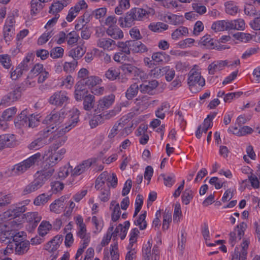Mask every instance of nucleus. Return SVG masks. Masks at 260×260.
Instances as JSON below:
<instances>
[{
    "mask_svg": "<svg viewBox=\"0 0 260 260\" xmlns=\"http://www.w3.org/2000/svg\"><path fill=\"white\" fill-rule=\"evenodd\" d=\"M73 113L74 115L70 119L68 124L64 127L55 131L50 137L49 141L53 142L49 148L51 151H56L65 144L68 140L66 133L74 127L78 122L80 113L79 110L77 109H73Z\"/></svg>",
    "mask_w": 260,
    "mask_h": 260,
    "instance_id": "1",
    "label": "nucleus"
},
{
    "mask_svg": "<svg viewBox=\"0 0 260 260\" xmlns=\"http://www.w3.org/2000/svg\"><path fill=\"white\" fill-rule=\"evenodd\" d=\"M54 171V169H50L41 171L40 173L38 172L37 173L39 174V175L25 187L23 190L24 194L30 193L42 187L45 182L51 177Z\"/></svg>",
    "mask_w": 260,
    "mask_h": 260,
    "instance_id": "2",
    "label": "nucleus"
},
{
    "mask_svg": "<svg viewBox=\"0 0 260 260\" xmlns=\"http://www.w3.org/2000/svg\"><path fill=\"white\" fill-rule=\"evenodd\" d=\"M188 76L187 83L192 92H193V88L197 85L202 87L205 85V80L204 78L201 76V73L198 70L192 69L189 72Z\"/></svg>",
    "mask_w": 260,
    "mask_h": 260,
    "instance_id": "3",
    "label": "nucleus"
},
{
    "mask_svg": "<svg viewBox=\"0 0 260 260\" xmlns=\"http://www.w3.org/2000/svg\"><path fill=\"white\" fill-rule=\"evenodd\" d=\"M66 153V149L62 148L58 151L51 152L49 157L45 160V167H48L50 169H53L52 167L57 164L64 157V155Z\"/></svg>",
    "mask_w": 260,
    "mask_h": 260,
    "instance_id": "4",
    "label": "nucleus"
},
{
    "mask_svg": "<svg viewBox=\"0 0 260 260\" xmlns=\"http://www.w3.org/2000/svg\"><path fill=\"white\" fill-rule=\"evenodd\" d=\"M130 11L136 21H142L145 18H148L150 15H153L155 14L154 9L151 8L144 9L141 8L135 7L131 9Z\"/></svg>",
    "mask_w": 260,
    "mask_h": 260,
    "instance_id": "5",
    "label": "nucleus"
},
{
    "mask_svg": "<svg viewBox=\"0 0 260 260\" xmlns=\"http://www.w3.org/2000/svg\"><path fill=\"white\" fill-rule=\"evenodd\" d=\"M62 121V117L61 116L60 113L55 111L51 112L44 120V123L51 127L52 129L58 125Z\"/></svg>",
    "mask_w": 260,
    "mask_h": 260,
    "instance_id": "6",
    "label": "nucleus"
},
{
    "mask_svg": "<svg viewBox=\"0 0 260 260\" xmlns=\"http://www.w3.org/2000/svg\"><path fill=\"white\" fill-rule=\"evenodd\" d=\"M114 100L115 95L113 94L103 97L99 100L96 109L94 110L95 112L98 113L105 109H108L112 105Z\"/></svg>",
    "mask_w": 260,
    "mask_h": 260,
    "instance_id": "7",
    "label": "nucleus"
},
{
    "mask_svg": "<svg viewBox=\"0 0 260 260\" xmlns=\"http://www.w3.org/2000/svg\"><path fill=\"white\" fill-rule=\"evenodd\" d=\"M21 96L20 88H16L4 95L1 100L0 105H10L11 103L17 101Z\"/></svg>",
    "mask_w": 260,
    "mask_h": 260,
    "instance_id": "8",
    "label": "nucleus"
},
{
    "mask_svg": "<svg viewBox=\"0 0 260 260\" xmlns=\"http://www.w3.org/2000/svg\"><path fill=\"white\" fill-rule=\"evenodd\" d=\"M69 100V98L62 91L54 93L49 99V103L56 106H62Z\"/></svg>",
    "mask_w": 260,
    "mask_h": 260,
    "instance_id": "9",
    "label": "nucleus"
},
{
    "mask_svg": "<svg viewBox=\"0 0 260 260\" xmlns=\"http://www.w3.org/2000/svg\"><path fill=\"white\" fill-rule=\"evenodd\" d=\"M119 23L121 27H131L135 24L136 19L131 11H128L124 17H120L118 19Z\"/></svg>",
    "mask_w": 260,
    "mask_h": 260,
    "instance_id": "10",
    "label": "nucleus"
},
{
    "mask_svg": "<svg viewBox=\"0 0 260 260\" xmlns=\"http://www.w3.org/2000/svg\"><path fill=\"white\" fill-rule=\"evenodd\" d=\"M20 204H19L20 205ZM26 210L25 205H21L16 206L15 208H11L4 212V217L5 218H9L13 219L17 217H19L21 214L24 212Z\"/></svg>",
    "mask_w": 260,
    "mask_h": 260,
    "instance_id": "11",
    "label": "nucleus"
},
{
    "mask_svg": "<svg viewBox=\"0 0 260 260\" xmlns=\"http://www.w3.org/2000/svg\"><path fill=\"white\" fill-rule=\"evenodd\" d=\"M15 136L13 134H6L0 135V149L2 150L5 147H13L15 143Z\"/></svg>",
    "mask_w": 260,
    "mask_h": 260,
    "instance_id": "12",
    "label": "nucleus"
},
{
    "mask_svg": "<svg viewBox=\"0 0 260 260\" xmlns=\"http://www.w3.org/2000/svg\"><path fill=\"white\" fill-rule=\"evenodd\" d=\"M97 46L104 50H113L117 47V44L110 38H103L98 40Z\"/></svg>",
    "mask_w": 260,
    "mask_h": 260,
    "instance_id": "13",
    "label": "nucleus"
},
{
    "mask_svg": "<svg viewBox=\"0 0 260 260\" xmlns=\"http://www.w3.org/2000/svg\"><path fill=\"white\" fill-rule=\"evenodd\" d=\"M92 164L91 159H88L83 161L81 164L76 166L72 171V175L78 176L87 170Z\"/></svg>",
    "mask_w": 260,
    "mask_h": 260,
    "instance_id": "14",
    "label": "nucleus"
},
{
    "mask_svg": "<svg viewBox=\"0 0 260 260\" xmlns=\"http://www.w3.org/2000/svg\"><path fill=\"white\" fill-rule=\"evenodd\" d=\"M30 167L28 162L24 160L13 166L11 170V174L13 176L21 175Z\"/></svg>",
    "mask_w": 260,
    "mask_h": 260,
    "instance_id": "15",
    "label": "nucleus"
},
{
    "mask_svg": "<svg viewBox=\"0 0 260 260\" xmlns=\"http://www.w3.org/2000/svg\"><path fill=\"white\" fill-rule=\"evenodd\" d=\"M15 237L13 238V244L15 245V250L16 253L19 255H22L25 253L29 249V243L28 241H22L20 242L16 241Z\"/></svg>",
    "mask_w": 260,
    "mask_h": 260,
    "instance_id": "16",
    "label": "nucleus"
},
{
    "mask_svg": "<svg viewBox=\"0 0 260 260\" xmlns=\"http://www.w3.org/2000/svg\"><path fill=\"white\" fill-rule=\"evenodd\" d=\"M228 63L227 60H218L213 62L208 66L209 74L214 75L217 71L222 70L225 66H228Z\"/></svg>",
    "mask_w": 260,
    "mask_h": 260,
    "instance_id": "17",
    "label": "nucleus"
},
{
    "mask_svg": "<svg viewBox=\"0 0 260 260\" xmlns=\"http://www.w3.org/2000/svg\"><path fill=\"white\" fill-rule=\"evenodd\" d=\"M158 85V82L156 80L149 82H145L140 86V90L143 93H150Z\"/></svg>",
    "mask_w": 260,
    "mask_h": 260,
    "instance_id": "18",
    "label": "nucleus"
},
{
    "mask_svg": "<svg viewBox=\"0 0 260 260\" xmlns=\"http://www.w3.org/2000/svg\"><path fill=\"white\" fill-rule=\"evenodd\" d=\"M27 114L28 112L27 109H25L21 112L15 119L14 123L16 127L21 128V127L26 126L28 118Z\"/></svg>",
    "mask_w": 260,
    "mask_h": 260,
    "instance_id": "19",
    "label": "nucleus"
},
{
    "mask_svg": "<svg viewBox=\"0 0 260 260\" xmlns=\"http://www.w3.org/2000/svg\"><path fill=\"white\" fill-rule=\"evenodd\" d=\"M120 69L124 74L128 76L138 75L140 71L137 67L129 63L122 64L120 67Z\"/></svg>",
    "mask_w": 260,
    "mask_h": 260,
    "instance_id": "20",
    "label": "nucleus"
},
{
    "mask_svg": "<svg viewBox=\"0 0 260 260\" xmlns=\"http://www.w3.org/2000/svg\"><path fill=\"white\" fill-rule=\"evenodd\" d=\"M151 58L153 61L158 64H162L163 63L167 62L170 59V56L162 51L153 53Z\"/></svg>",
    "mask_w": 260,
    "mask_h": 260,
    "instance_id": "21",
    "label": "nucleus"
},
{
    "mask_svg": "<svg viewBox=\"0 0 260 260\" xmlns=\"http://www.w3.org/2000/svg\"><path fill=\"white\" fill-rule=\"evenodd\" d=\"M85 52L86 48L78 46L70 50L68 52V55L70 57L77 61L83 56Z\"/></svg>",
    "mask_w": 260,
    "mask_h": 260,
    "instance_id": "22",
    "label": "nucleus"
},
{
    "mask_svg": "<svg viewBox=\"0 0 260 260\" xmlns=\"http://www.w3.org/2000/svg\"><path fill=\"white\" fill-rule=\"evenodd\" d=\"M107 34L115 40L121 39L123 38V32L117 26L109 27L106 31Z\"/></svg>",
    "mask_w": 260,
    "mask_h": 260,
    "instance_id": "23",
    "label": "nucleus"
},
{
    "mask_svg": "<svg viewBox=\"0 0 260 260\" xmlns=\"http://www.w3.org/2000/svg\"><path fill=\"white\" fill-rule=\"evenodd\" d=\"M110 209L112 211L111 219L113 222H116L119 219L121 215L119 204L115 201H112L110 204Z\"/></svg>",
    "mask_w": 260,
    "mask_h": 260,
    "instance_id": "24",
    "label": "nucleus"
},
{
    "mask_svg": "<svg viewBox=\"0 0 260 260\" xmlns=\"http://www.w3.org/2000/svg\"><path fill=\"white\" fill-rule=\"evenodd\" d=\"M17 111V109L15 107H13L5 110L2 114V117L4 120L1 121L0 127H3V125H6V123L5 121L10 120L16 114Z\"/></svg>",
    "mask_w": 260,
    "mask_h": 260,
    "instance_id": "25",
    "label": "nucleus"
},
{
    "mask_svg": "<svg viewBox=\"0 0 260 260\" xmlns=\"http://www.w3.org/2000/svg\"><path fill=\"white\" fill-rule=\"evenodd\" d=\"M91 15L89 12H85L84 14L78 20V23L75 25V28L76 30H80L83 28L84 26L90 21Z\"/></svg>",
    "mask_w": 260,
    "mask_h": 260,
    "instance_id": "26",
    "label": "nucleus"
},
{
    "mask_svg": "<svg viewBox=\"0 0 260 260\" xmlns=\"http://www.w3.org/2000/svg\"><path fill=\"white\" fill-rule=\"evenodd\" d=\"M95 97L91 94H88L85 96L83 100V109L87 112L90 111L95 105Z\"/></svg>",
    "mask_w": 260,
    "mask_h": 260,
    "instance_id": "27",
    "label": "nucleus"
},
{
    "mask_svg": "<svg viewBox=\"0 0 260 260\" xmlns=\"http://www.w3.org/2000/svg\"><path fill=\"white\" fill-rule=\"evenodd\" d=\"M228 22H229V20L217 21L212 24L211 28L215 32L230 30Z\"/></svg>",
    "mask_w": 260,
    "mask_h": 260,
    "instance_id": "28",
    "label": "nucleus"
},
{
    "mask_svg": "<svg viewBox=\"0 0 260 260\" xmlns=\"http://www.w3.org/2000/svg\"><path fill=\"white\" fill-rule=\"evenodd\" d=\"M67 5L68 2L66 0H62L61 2L57 1L51 5L50 7L49 12L50 13L58 14V13L61 11Z\"/></svg>",
    "mask_w": 260,
    "mask_h": 260,
    "instance_id": "29",
    "label": "nucleus"
},
{
    "mask_svg": "<svg viewBox=\"0 0 260 260\" xmlns=\"http://www.w3.org/2000/svg\"><path fill=\"white\" fill-rule=\"evenodd\" d=\"M165 18H167L168 20H165L166 22H169L170 24L178 25L182 24L184 22V18L182 15H177L171 14L169 15H166Z\"/></svg>",
    "mask_w": 260,
    "mask_h": 260,
    "instance_id": "30",
    "label": "nucleus"
},
{
    "mask_svg": "<svg viewBox=\"0 0 260 260\" xmlns=\"http://www.w3.org/2000/svg\"><path fill=\"white\" fill-rule=\"evenodd\" d=\"M230 29L244 30L245 27V23L243 19H238L229 21L228 22Z\"/></svg>",
    "mask_w": 260,
    "mask_h": 260,
    "instance_id": "31",
    "label": "nucleus"
},
{
    "mask_svg": "<svg viewBox=\"0 0 260 260\" xmlns=\"http://www.w3.org/2000/svg\"><path fill=\"white\" fill-rule=\"evenodd\" d=\"M199 44L206 48L209 49H213L215 48L214 42L210 35H207L203 37L200 41Z\"/></svg>",
    "mask_w": 260,
    "mask_h": 260,
    "instance_id": "32",
    "label": "nucleus"
},
{
    "mask_svg": "<svg viewBox=\"0 0 260 260\" xmlns=\"http://www.w3.org/2000/svg\"><path fill=\"white\" fill-rule=\"evenodd\" d=\"M84 81L85 84L89 88L92 89L98 84L102 82V80L99 77L95 76H91L87 77L86 79H82Z\"/></svg>",
    "mask_w": 260,
    "mask_h": 260,
    "instance_id": "33",
    "label": "nucleus"
},
{
    "mask_svg": "<svg viewBox=\"0 0 260 260\" xmlns=\"http://www.w3.org/2000/svg\"><path fill=\"white\" fill-rule=\"evenodd\" d=\"M125 125V120H123L122 118H121L119 121L115 123L113 125L110 132L108 135V138L110 139L113 138L118 133V131L120 128H122Z\"/></svg>",
    "mask_w": 260,
    "mask_h": 260,
    "instance_id": "34",
    "label": "nucleus"
},
{
    "mask_svg": "<svg viewBox=\"0 0 260 260\" xmlns=\"http://www.w3.org/2000/svg\"><path fill=\"white\" fill-rule=\"evenodd\" d=\"M152 245V240L150 239L144 244L142 248V256L143 260H151V249Z\"/></svg>",
    "mask_w": 260,
    "mask_h": 260,
    "instance_id": "35",
    "label": "nucleus"
},
{
    "mask_svg": "<svg viewBox=\"0 0 260 260\" xmlns=\"http://www.w3.org/2000/svg\"><path fill=\"white\" fill-rule=\"evenodd\" d=\"M139 89L138 85L135 83L132 84L127 89L125 92V96L128 100H132L135 97L138 93Z\"/></svg>",
    "mask_w": 260,
    "mask_h": 260,
    "instance_id": "36",
    "label": "nucleus"
},
{
    "mask_svg": "<svg viewBox=\"0 0 260 260\" xmlns=\"http://www.w3.org/2000/svg\"><path fill=\"white\" fill-rule=\"evenodd\" d=\"M51 229L52 225L48 221H43L38 228V233L40 236L43 237Z\"/></svg>",
    "mask_w": 260,
    "mask_h": 260,
    "instance_id": "37",
    "label": "nucleus"
},
{
    "mask_svg": "<svg viewBox=\"0 0 260 260\" xmlns=\"http://www.w3.org/2000/svg\"><path fill=\"white\" fill-rule=\"evenodd\" d=\"M46 144V140L39 137L32 141L28 146L30 150H38Z\"/></svg>",
    "mask_w": 260,
    "mask_h": 260,
    "instance_id": "38",
    "label": "nucleus"
},
{
    "mask_svg": "<svg viewBox=\"0 0 260 260\" xmlns=\"http://www.w3.org/2000/svg\"><path fill=\"white\" fill-rule=\"evenodd\" d=\"M50 195L42 193L35 198L34 203L36 206L44 205L50 200Z\"/></svg>",
    "mask_w": 260,
    "mask_h": 260,
    "instance_id": "39",
    "label": "nucleus"
},
{
    "mask_svg": "<svg viewBox=\"0 0 260 260\" xmlns=\"http://www.w3.org/2000/svg\"><path fill=\"white\" fill-rule=\"evenodd\" d=\"M120 72L114 68H110L105 73V77L111 81L117 79L119 76Z\"/></svg>",
    "mask_w": 260,
    "mask_h": 260,
    "instance_id": "40",
    "label": "nucleus"
},
{
    "mask_svg": "<svg viewBox=\"0 0 260 260\" xmlns=\"http://www.w3.org/2000/svg\"><path fill=\"white\" fill-rule=\"evenodd\" d=\"M146 217V212L145 211L143 213L141 214L138 219L134 221L136 225L139 226L141 230L145 229L147 227V222L145 220Z\"/></svg>",
    "mask_w": 260,
    "mask_h": 260,
    "instance_id": "41",
    "label": "nucleus"
},
{
    "mask_svg": "<svg viewBox=\"0 0 260 260\" xmlns=\"http://www.w3.org/2000/svg\"><path fill=\"white\" fill-rule=\"evenodd\" d=\"M30 4V14L32 16L36 15L43 8V5L41 3H39L37 0H31Z\"/></svg>",
    "mask_w": 260,
    "mask_h": 260,
    "instance_id": "42",
    "label": "nucleus"
},
{
    "mask_svg": "<svg viewBox=\"0 0 260 260\" xmlns=\"http://www.w3.org/2000/svg\"><path fill=\"white\" fill-rule=\"evenodd\" d=\"M31 57V55L28 54L24 58L23 60L18 64L23 72H26L29 70L30 67L31 65V62L30 61Z\"/></svg>",
    "mask_w": 260,
    "mask_h": 260,
    "instance_id": "43",
    "label": "nucleus"
},
{
    "mask_svg": "<svg viewBox=\"0 0 260 260\" xmlns=\"http://www.w3.org/2000/svg\"><path fill=\"white\" fill-rule=\"evenodd\" d=\"M63 208L64 204H61L60 202H57V200H55L50 206V211L57 214L61 213Z\"/></svg>",
    "mask_w": 260,
    "mask_h": 260,
    "instance_id": "44",
    "label": "nucleus"
},
{
    "mask_svg": "<svg viewBox=\"0 0 260 260\" xmlns=\"http://www.w3.org/2000/svg\"><path fill=\"white\" fill-rule=\"evenodd\" d=\"M128 44V40L125 42H118L117 46L120 49L121 52H122L124 54L129 55L131 54V51Z\"/></svg>",
    "mask_w": 260,
    "mask_h": 260,
    "instance_id": "45",
    "label": "nucleus"
},
{
    "mask_svg": "<svg viewBox=\"0 0 260 260\" xmlns=\"http://www.w3.org/2000/svg\"><path fill=\"white\" fill-rule=\"evenodd\" d=\"M64 50L61 47H56L52 48L50 52V54L52 58H59L62 57L63 55Z\"/></svg>",
    "mask_w": 260,
    "mask_h": 260,
    "instance_id": "46",
    "label": "nucleus"
},
{
    "mask_svg": "<svg viewBox=\"0 0 260 260\" xmlns=\"http://www.w3.org/2000/svg\"><path fill=\"white\" fill-rule=\"evenodd\" d=\"M0 63L6 69H9L11 65V57L8 54L0 55Z\"/></svg>",
    "mask_w": 260,
    "mask_h": 260,
    "instance_id": "47",
    "label": "nucleus"
},
{
    "mask_svg": "<svg viewBox=\"0 0 260 260\" xmlns=\"http://www.w3.org/2000/svg\"><path fill=\"white\" fill-rule=\"evenodd\" d=\"M13 199L11 193L4 195L0 198V208L4 207L10 204Z\"/></svg>",
    "mask_w": 260,
    "mask_h": 260,
    "instance_id": "48",
    "label": "nucleus"
},
{
    "mask_svg": "<svg viewBox=\"0 0 260 260\" xmlns=\"http://www.w3.org/2000/svg\"><path fill=\"white\" fill-rule=\"evenodd\" d=\"M163 177L164 184L168 187H171L175 182V176L173 174L167 176L165 174H161Z\"/></svg>",
    "mask_w": 260,
    "mask_h": 260,
    "instance_id": "49",
    "label": "nucleus"
},
{
    "mask_svg": "<svg viewBox=\"0 0 260 260\" xmlns=\"http://www.w3.org/2000/svg\"><path fill=\"white\" fill-rule=\"evenodd\" d=\"M224 5L226 13L231 15H234L238 12V8L233 3L231 2H226Z\"/></svg>",
    "mask_w": 260,
    "mask_h": 260,
    "instance_id": "50",
    "label": "nucleus"
},
{
    "mask_svg": "<svg viewBox=\"0 0 260 260\" xmlns=\"http://www.w3.org/2000/svg\"><path fill=\"white\" fill-rule=\"evenodd\" d=\"M234 37L237 40L242 42H246L252 39L251 35L250 34L238 32L233 35Z\"/></svg>",
    "mask_w": 260,
    "mask_h": 260,
    "instance_id": "51",
    "label": "nucleus"
},
{
    "mask_svg": "<svg viewBox=\"0 0 260 260\" xmlns=\"http://www.w3.org/2000/svg\"><path fill=\"white\" fill-rule=\"evenodd\" d=\"M192 191L189 189H186L182 196V200L185 205H188L193 198Z\"/></svg>",
    "mask_w": 260,
    "mask_h": 260,
    "instance_id": "52",
    "label": "nucleus"
},
{
    "mask_svg": "<svg viewBox=\"0 0 260 260\" xmlns=\"http://www.w3.org/2000/svg\"><path fill=\"white\" fill-rule=\"evenodd\" d=\"M80 38L79 35L75 31H72L67 35V42L70 45L77 43Z\"/></svg>",
    "mask_w": 260,
    "mask_h": 260,
    "instance_id": "53",
    "label": "nucleus"
},
{
    "mask_svg": "<svg viewBox=\"0 0 260 260\" xmlns=\"http://www.w3.org/2000/svg\"><path fill=\"white\" fill-rule=\"evenodd\" d=\"M104 122L102 117L100 114L93 116L89 121V125L92 128L96 127L99 124Z\"/></svg>",
    "mask_w": 260,
    "mask_h": 260,
    "instance_id": "54",
    "label": "nucleus"
},
{
    "mask_svg": "<svg viewBox=\"0 0 260 260\" xmlns=\"http://www.w3.org/2000/svg\"><path fill=\"white\" fill-rule=\"evenodd\" d=\"M165 67H156L151 70L150 72V75L154 78H158L162 76L165 74Z\"/></svg>",
    "mask_w": 260,
    "mask_h": 260,
    "instance_id": "55",
    "label": "nucleus"
},
{
    "mask_svg": "<svg viewBox=\"0 0 260 260\" xmlns=\"http://www.w3.org/2000/svg\"><path fill=\"white\" fill-rule=\"evenodd\" d=\"M78 64V61L73 59L71 62H66L63 66V70L66 72L71 73L74 71Z\"/></svg>",
    "mask_w": 260,
    "mask_h": 260,
    "instance_id": "56",
    "label": "nucleus"
},
{
    "mask_svg": "<svg viewBox=\"0 0 260 260\" xmlns=\"http://www.w3.org/2000/svg\"><path fill=\"white\" fill-rule=\"evenodd\" d=\"M3 32L4 39L6 42L10 41L12 39L13 36L14 35L13 27H10L9 26L4 27Z\"/></svg>",
    "mask_w": 260,
    "mask_h": 260,
    "instance_id": "57",
    "label": "nucleus"
},
{
    "mask_svg": "<svg viewBox=\"0 0 260 260\" xmlns=\"http://www.w3.org/2000/svg\"><path fill=\"white\" fill-rule=\"evenodd\" d=\"M250 241L247 239H244L243 242L241 243V246L242 249L240 252L242 253V260H246L247 255V249L248 248Z\"/></svg>",
    "mask_w": 260,
    "mask_h": 260,
    "instance_id": "58",
    "label": "nucleus"
},
{
    "mask_svg": "<svg viewBox=\"0 0 260 260\" xmlns=\"http://www.w3.org/2000/svg\"><path fill=\"white\" fill-rule=\"evenodd\" d=\"M118 244L116 242L114 244L111 245L110 254L112 260H119V255L118 252Z\"/></svg>",
    "mask_w": 260,
    "mask_h": 260,
    "instance_id": "59",
    "label": "nucleus"
},
{
    "mask_svg": "<svg viewBox=\"0 0 260 260\" xmlns=\"http://www.w3.org/2000/svg\"><path fill=\"white\" fill-rule=\"evenodd\" d=\"M246 228L247 224L244 222H242L240 224L237 225L235 231L236 232V231L237 232L238 237L239 240L241 239L242 237L244 235V232Z\"/></svg>",
    "mask_w": 260,
    "mask_h": 260,
    "instance_id": "60",
    "label": "nucleus"
},
{
    "mask_svg": "<svg viewBox=\"0 0 260 260\" xmlns=\"http://www.w3.org/2000/svg\"><path fill=\"white\" fill-rule=\"evenodd\" d=\"M182 212L181 210V206L179 203L177 202L175 205L174 212L173 214V220L178 222L180 217L181 216Z\"/></svg>",
    "mask_w": 260,
    "mask_h": 260,
    "instance_id": "61",
    "label": "nucleus"
},
{
    "mask_svg": "<svg viewBox=\"0 0 260 260\" xmlns=\"http://www.w3.org/2000/svg\"><path fill=\"white\" fill-rule=\"evenodd\" d=\"M52 31H48L47 32H44L41 35L38 40V44L42 45L46 43L48 40L52 37Z\"/></svg>",
    "mask_w": 260,
    "mask_h": 260,
    "instance_id": "62",
    "label": "nucleus"
},
{
    "mask_svg": "<svg viewBox=\"0 0 260 260\" xmlns=\"http://www.w3.org/2000/svg\"><path fill=\"white\" fill-rule=\"evenodd\" d=\"M41 154L40 152L37 153L25 160L28 162L30 167L32 166L36 162L41 160Z\"/></svg>",
    "mask_w": 260,
    "mask_h": 260,
    "instance_id": "63",
    "label": "nucleus"
},
{
    "mask_svg": "<svg viewBox=\"0 0 260 260\" xmlns=\"http://www.w3.org/2000/svg\"><path fill=\"white\" fill-rule=\"evenodd\" d=\"M129 35L134 40L138 41L142 39L140 30L137 27H134L130 29Z\"/></svg>",
    "mask_w": 260,
    "mask_h": 260,
    "instance_id": "64",
    "label": "nucleus"
}]
</instances>
